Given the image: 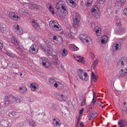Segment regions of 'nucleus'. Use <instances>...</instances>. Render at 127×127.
I'll list each match as a JSON object with an SVG mask.
<instances>
[{
    "label": "nucleus",
    "mask_w": 127,
    "mask_h": 127,
    "mask_svg": "<svg viewBox=\"0 0 127 127\" xmlns=\"http://www.w3.org/2000/svg\"><path fill=\"white\" fill-rule=\"evenodd\" d=\"M52 29L55 31H59L61 30V27L58 23V24L56 25Z\"/></svg>",
    "instance_id": "19"
},
{
    "label": "nucleus",
    "mask_w": 127,
    "mask_h": 127,
    "mask_svg": "<svg viewBox=\"0 0 127 127\" xmlns=\"http://www.w3.org/2000/svg\"><path fill=\"white\" fill-rule=\"evenodd\" d=\"M96 66V64H93L92 66V67H93L94 69L95 68V66Z\"/></svg>",
    "instance_id": "62"
},
{
    "label": "nucleus",
    "mask_w": 127,
    "mask_h": 127,
    "mask_svg": "<svg viewBox=\"0 0 127 127\" xmlns=\"http://www.w3.org/2000/svg\"><path fill=\"white\" fill-rule=\"evenodd\" d=\"M119 20L118 21V20H117L116 23V24L117 25L121 26V23L120 22Z\"/></svg>",
    "instance_id": "50"
},
{
    "label": "nucleus",
    "mask_w": 127,
    "mask_h": 127,
    "mask_svg": "<svg viewBox=\"0 0 127 127\" xmlns=\"http://www.w3.org/2000/svg\"><path fill=\"white\" fill-rule=\"evenodd\" d=\"M96 95L95 92H94L93 98V104H95V102L96 101Z\"/></svg>",
    "instance_id": "34"
},
{
    "label": "nucleus",
    "mask_w": 127,
    "mask_h": 127,
    "mask_svg": "<svg viewBox=\"0 0 127 127\" xmlns=\"http://www.w3.org/2000/svg\"><path fill=\"white\" fill-rule=\"evenodd\" d=\"M9 16L13 20L16 21L18 20V18H19V16L15 14L14 12H10L8 14Z\"/></svg>",
    "instance_id": "7"
},
{
    "label": "nucleus",
    "mask_w": 127,
    "mask_h": 127,
    "mask_svg": "<svg viewBox=\"0 0 127 127\" xmlns=\"http://www.w3.org/2000/svg\"><path fill=\"white\" fill-rule=\"evenodd\" d=\"M124 66V64H117V67L118 68L120 69L122 68V67Z\"/></svg>",
    "instance_id": "43"
},
{
    "label": "nucleus",
    "mask_w": 127,
    "mask_h": 127,
    "mask_svg": "<svg viewBox=\"0 0 127 127\" xmlns=\"http://www.w3.org/2000/svg\"><path fill=\"white\" fill-rule=\"evenodd\" d=\"M90 55L92 57H93L94 56V55L92 53H90Z\"/></svg>",
    "instance_id": "64"
},
{
    "label": "nucleus",
    "mask_w": 127,
    "mask_h": 127,
    "mask_svg": "<svg viewBox=\"0 0 127 127\" xmlns=\"http://www.w3.org/2000/svg\"><path fill=\"white\" fill-rule=\"evenodd\" d=\"M11 40H10L12 42L16 45H18V43L17 41L16 38L13 36H12L11 37Z\"/></svg>",
    "instance_id": "25"
},
{
    "label": "nucleus",
    "mask_w": 127,
    "mask_h": 127,
    "mask_svg": "<svg viewBox=\"0 0 127 127\" xmlns=\"http://www.w3.org/2000/svg\"><path fill=\"white\" fill-rule=\"evenodd\" d=\"M69 47L73 51H77L79 49V48L75 45L73 44H70L69 45Z\"/></svg>",
    "instance_id": "21"
},
{
    "label": "nucleus",
    "mask_w": 127,
    "mask_h": 127,
    "mask_svg": "<svg viewBox=\"0 0 127 127\" xmlns=\"http://www.w3.org/2000/svg\"><path fill=\"white\" fill-rule=\"evenodd\" d=\"M58 83V88L60 89H63L64 88V85L62 83H60L59 82H57Z\"/></svg>",
    "instance_id": "37"
},
{
    "label": "nucleus",
    "mask_w": 127,
    "mask_h": 127,
    "mask_svg": "<svg viewBox=\"0 0 127 127\" xmlns=\"http://www.w3.org/2000/svg\"><path fill=\"white\" fill-rule=\"evenodd\" d=\"M29 125L32 127H35L36 126V125L34 122H30L29 123Z\"/></svg>",
    "instance_id": "42"
},
{
    "label": "nucleus",
    "mask_w": 127,
    "mask_h": 127,
    "mask_svg": "<svg viewBox=\"0 0 127 127\" xmlns=\"http://www.w3.org/2000/svg\"><path fill=\"white\" fill-rule=\"evenodd\" d=\"M127 59L126 58H122L120 61H119V63L120 64H124V63H127Z\"/></svg>",
    "instance_id": "27"
},
{
    "label": "nucleus",
    "mask_w": 127,
    "mask_h": 127,
    "mask_svg": "<svg viewBox=\"0 0 127 127\" xmlns=\"http://www.w3.org/2000/svg\"><path fill=\"white\" fill-rule=\"evenodd\" d=\"M23 1V2L22 3H29L28 1H29L28 0H22Z\"/></svg>",
    "instance_id": "51"
},
{
    "label": "nucleus",
    "mask_w": 127,
    "mask_h": 127,
    "mask_svg": "<svg viewBox=\"0 0 127 127\" xmlns=\"http://www.w3.org/2000/svg\"><path fill=\"white\" fill-rule=\"evenodd\" d=\"M49 9L51 12L52 13L53 15H55L54 14H55V13L54 11V8L52 7L51 6V5H50V6L49 7Z\"/></svg>",
    "instance_id": "38"
},
{
    "label": "nucleus",
    "mask_w": 127,
    "mask_h": 127,
    "mask_svg": "<svg viewBox=\"0 0 127 127\" xmlns=\"http://www.w3.org/2000/svg\"><path fill=\"white\" fill-rule=\"evenodd\" d=\"M44 52L48 56L51 55L52 54V52L47 48H46Z\"/></svg>",
    "instance_id": "28"
},
{
    "label": "nucleus",
    "mask_w": 127,
    "mask_h": 127,
    "mask_svg": "<svg viewBox=\"0 0 127 127\" xmlns=\"http://www.w3.org/2000/svg\"><path fill=\"white\" fill-rule=\"evenodd\" d=\"M14 67V68H17L18 67V65L17 64H13Z\"/></svg>",
    "instance_id": "58"
},
{
    "label": "nucleus",
    "mask_w": 127,
    "mask_h": 127,
    "mask_svg": "<svg viewBox=\"0 0 127 127\" xmlns=\"http://www.w3.org/2000/svg\"><path fill=\"white\" fill-rule=\"evenodd\" d=\"M76 15L77 16L76 17L75 19L73 20V22L74 24L77 25L79 22V15L78 13L76 14Z\"/></svg>",
    "instance_id": "18"
},
{
    "label": "nucleus",
    "mask_w": 127,
    "mask_h": 127,
    "mask_svg": "<svg viewBox=\"0 0 127 127\" xmlns=\"http://www.w3.org/2000/svg\"><path fill=\"white\" fill-rule=\"evenodd\" d=\"M102 39H103L104 40H105L107 41V40L108 39V37L107 36L105 35H104L101 37Z\"/></svg>",
    "instance_id": "39"
},
{
    "label": "nucleus",
    "mask_w": 127,
    "mask_h": 127,
    "mask_svg": "<svg viewBox=\"0 0 127 127\" xmlns=\"http://www.w3.org/2000/svg\"><path fill=\"white\" fill-rule=\"evenodd\" d=\"M119 74L121 77H125L127 75V71H126L125 69H121L119 71Z\"/></svg>",
    "instance_id": "14"
},
{
    "label": "nucleus",
    "mask_w": 127,
    "mask_h": 127,
    "mask_svg": "<svg viewBox=\"0 0 127 127\" xmlns=\"http://www.w3.org/2000/svg\"><path fill=\"white\" fill-rule=\"evenodd\" d=\"M29 6L30 8L32 9H38L39 8V5H37L34 4H30L29 5Z\"/></svg>",
    "instance_id": "24"
},
{
    "label": "nucleus",
    "mask_w": 127,
    "mask_h": 127,
    "mask_svg": "<svg viewBox=\"0 0 127 127\" xmlns=\"http://www.w3.org/2000/svg\"><path fill=\"white\" fill-rule=\"evenodd\" d=\"M32 23V26L36 29H38L39 28V26L37 23L36 21L34 19H32L31 21Z\"/></svg>",
    "instance_id": "10"
},
{
    "label": "nucleus",
    "mask_w": 127,
    "mask_h": 127,
    "mask_svg": "<svg viewBox=\"0 0 127 127\" xmlns=\"http://www.w3.org/2000/svg\"><path fill=\"white\" fill-rule=\"evenodd\" d=\"M119 44L118 43H117L116 44V45H115V44H114L113 45V47H114V48H115V49L116 50H117L118 49L119 47Z\"/></svg>",
    "instance_id": "41"
},
{
    "label": "nucleus",
    "mask_w": 127,
    "mask_h": 127,
    "mask_svg": "<svg viewBox=\"0 0 127 127\" xmlns=\"http://www.w3.org/2000/svg\"><path fill=\"white\" fill-rule=\"evenodd\" d=\"M40 48L44 52L45 50L47 48H45L43 46V45H41L40 46Z\"/></svg>",
    "instance_id": "49"
},
{
    "label": "nucleus",
    "mask_w": 127,
    "mask_h": 127,
    "mask_svg": "<svg viewBox=\"0 0 127 127\" xmlns=\"http://www.w3.org/2000/svg\"><path fill=\"white\" fill-rule=\"evenodd\" d=\"M96 104L97 105H98L99 104L101 103V101H100L99 100H98V101L97 100L96 102Z\"/></svg>",
    "instance_id": "56"
},
{
    "label": "nucleus",
    "mask_w": 127,
    "mask_h": 127,
    "mask_svg": "<svg viewBox=\"0 0 127 127\" xmlns=\"http://www.w3.org/2000/svg\"><path fill=\"white\" fill-rule=\"evenodd\" d=\"M103 39H102L101 41V42L102 43H105L107 42V41H105Z\"/></svg>",
    "instance_id": "54"
},
{
    "label": "nucleus",
    "mask_w": 127,
    "mask_h": 127,
    "mask_svg": "<svg viewBox=\"0 0 127 127\" xmlns=\"http://www.w3.org/2000/svg\"><path fill=\"white\" fill-rule=\"evenodd\" d=\"M20 92L21 93L25 92L27 90V89L25 87H22L20 88Z\"/></svg>",
    "instance_id": "29"
},
{
    "label": "nucleus",
    "mask_w": 127,
    "mask_h": 127,
    "mask_svg": "<svg viewBox=\"0 0 127 127\" xmlns=\"http://www.w3.org/2000/svg\"><path fill=\"white\" fill-rule=\"evenodd\" d=\"M84 110V108H82V109L80 110L79 114H81L82 113V112Z\"/></svg>",
    "instance_id": "59"
},
{
    "label": "nucleus",
    "mask_w": 127,
    "mask_h": 127,
    "mask_svg": "<svg viewBox=\"0 0 127 127\" xmlns=\"http://www.w3.org/2000/svg\"><path fill=\"white\" fill-rule=\"evenodd\" d=\"M43 66L46 67H49L51 66V64H42Z\"/></svg>",
    "instance_id": "45"
},
{
    "label": "nucleus",
    "mask_w": 127,
    "mask_h": 127,
    "mask_svg": "<svg viewBox=\"0 0 127 127\" xmlns=\"http://www.w3.org/2000/svg\"><path fill=\"white\" fill-rule=\"evenodd\" d=\"M38 49V45L35 44H32L30 47L29 51L32 54H35L37 53Z\"/></svg>",
    "instance_id": "4"
},
{
    "label": "nucleus",
    "mask_w": 127,
    "mask_h": 127,
    "mask_svg": "<svg viewBox=\"0 0 127 127\" xmlns=\"http://www.w3.org/2000/svg\"><path fill=\"white\" fill-rule=\"evenodd\" d=\"M16 114V113L15 111H12L11 112H9V115L11 117H15Z\"/></svg>",
    "instance_id": "31"
},
{
    "label": "nucleus",
    "mask_w": 127,
    "mask_h": 127,
    "mask_svg": "<svg viewBox=\"0 0 127 127\" xmlns=\"http://www.w3.org/2000/svg\"><path fill=\"white\" fill-rule=\"evenodd\" d=\"M75 58L79 62L81 63H84L86 62L84 58L81 56H77L76 57H75Z\"/></svg>",
    "instance_id": "11"
},
{
    "label": "nucleus",
    "mask_w": 127,
    "mask_h": 127,
    "mask_svg": "<svg viewBox=\"0 0 127 127\" xmlns=\"http://www.w3.org/2000/svg\"><path fill=\"white\" fill-rule=\"evenodd\" d=\"M4 20L7 23L9 22V20L7 18H4Z\"/></svg>",
    "instance_id": "53"
},
{
    "label": "nucleus",
    "mask_w": 127,
    "mask_h": 127,
    "mask_svg": "<svg viewBox=\"0 0 127 127\" xmlns=\"http://www.w3.org/2000/svg\"><path fill=\"white\" fill-rule=\"evenodd\" d=\"M84 70L82 69H78V75L79 78L82 80L87 81L88 80V75L86 72H84Z\"/></svg>",
    "instance_id": "3"
},
{
    "label": "nucleus",
    "mask_w": 127,
    "mask_h": 127,
    "mask_svg": "<svg viewBox=\"0 0 127 127\" xmlns=\"http://www.w3.org/2000/svg\"><path fill=\"white\" fill-rule=\"evenodd\" d=\"M126 0H120V2L121 3V4L122 6V5H124V4Z\"/></svg>",
    "instance_id": "48"
},
{
    "label": "nucleus",
    "mask_w": 127,
    "mask_h": 127,
    "mask_svg": "<svg viewBox=\"0 0 127 127\" xmlns=\"http://www.w3.org/2000/svg\"><path fill=\"white\" fill-rule=\"evenodd\" d=\"M53 61V63H54L55 64H59L60 63L57 58L54 59Z\"/></svg>",
    "instance_id": "40"
},
{
    "label": "nucleus",
    "mask_w": 127,
    "mask_h": 127,
    "mask_svg": "<svg viewBox=\"0 0 127 127\" xmlns=\"http://www.w3.org/2000/svg\"><path fill=\"white\" fill-rule=\"evenodd\" d=\"M56 78H51L49 79V84L51 86H53V83L56 82Z\"/></svg>",
    "instance_id": "23"
},
{
    "label": "nucleus",
    "mask_w": 127,
    "mask_h": 127,
    "mask_svg": "<svg viewBox=\"0 0 127 127\" xmlns=\"http://www.w3.org/2000/svg\"><path fill=\"white\" fill-rule=\"evenodd\" d=\"M40 61L42 64H51L50 61L46 57H43L40 58Z\"/></svg>",
    "instance_id": "8"
},
{
    "label": "nucleus",
    "mask_w": 127,
    "mask_h": 127,
    "mask_svg": "<svg viewBox=\"0 0 127 127\" xmlns=\"http://www.w3.org/2000/svg\"><path fill=\"white\" fill-rule=\"evenodd\" d=\"M51 36L53 38L54 42L55 44L60 45L63 43L62 39L60 36H57L53 34Z\"/></svg>",
    "instance_id": "5"
},
{
    "label": "nucleus",
    "mask_w": 127,
    "mask_h": 127,
    "mask_svg": "<svg viewBox=\"0 0 127 127\" xmlns=\"http://www.w3.org/2000/svg\"><path fill=\"white\" fill-rule=\"evenodd\" d=\"M65 7L64 2L62 1H60L57 2L56 8L58 9V12L59 14L65 16L67 14V11Z\"/></svg>",
    "instance_id": "1"
},
{
    "label": "nucleus",
    "mask_w": 127,
    "mask_h": 127,
    "mask_svg": "<svg viewBox=\"0 0 127 127\" xmlns=\"http://www.w3.org/2000/svg\"><path fill=\"white\" fill-rule=\"evenodd\" d=\"M85 40L88 43L89 42V40H90V39L89 37H87V38Z\"/></svg>",
    "instance_id": "55"
},
{
    "label": "nucleus",
    "mask_w": 127,
    "mask_h": 127,
    "mask_svg": "<svg viewBox=\"0 0 127 127\" xmlns=\"http://www.w3.org/2000/svg\"><path fill=\"white\" fill-rule=\"evenodd\" d=\"M68 54V52L67 50L65 48H64L63 50L62 55L64 56H65Z\"/></svg>",
    "instance_id": "33"
},
{
    "label": "nucleus",
    "mask_w": 127,
    "mask_h": 127,
    "mask_svg": "<svg viewBox=\"0 0 127 127\" xmlns=\"http://www.w3.org/2000/svg\"><path fill=\"white\" fill-rule=\"evenodd\" d=\"M124 12L125 15H127V7L124 9Z\"/></svg>",
    "instance_id": "52"
},
{
    "label": "nucleus",
    "mask_w": 127,
    "mask_h": 127,
    "mask_svg": "<svg viewBox=\"0 0 127 127\" xmlns=\"http://www.w3.org/2000/svg\"><path fill=\"white\" fill-rule=\"evenodd\" d=\"M4 101V104L7 106L11 103L16 102V97L12 95H10L7 96H5Z\"/></svg>",
    "instance_id": "2"
},
{
    "label": "nucleus",
    "mask_w": 127,
    "mask_h": 127,
    "mask_svg": "<svg viewBox=\"0 0 127 127\" xmlns=\"http://www.w3.org/2000/svg\"><path fill=\"white\" fill-rule=\"evenodd\" d=\"M30 87L31 88L32 91H34L36 90V89L38 88L39 86L37 84L35 83L31 84L30 85Z\"/></svg>",
    "instance_id": "12"
},
{
    "label": "nucleus",
    "mask_w": 127,
    "mask_h": 127,
    "mask_svg": "<svg viewBox=\"0 0 127 127\" xmlns=\"http://www.w3.org/2000/svg\"><path fill=\"white\" fill-rule=\"evenodd\" d=\"M0 30L3 33H5L7 32V29L5 27H2L0 29Z\"/></svg>",
    "instance_id": "32"
},
{
    "label": "nucleus",
    "mask_w": 127,
    "mask_h": 127,
    "mask_svg": "<svg viewBox=\"0 0 127 127\" xmlns=\"http://www.w3.org/2000/svg\"><path fill=\"white\" fill-rule=\"evenodd\" d=\"M79 37L80 39L83 41L87 38V36L86 34H81L79 35Z\"/></svg>",
    "instance_id": "26"
},
{
    "label": "nucleus",
    "mask_w": 127,
    "mask_h": 127,
    "mask_svg": "<svg viewBox=\"0 0 127 127\" xmlns=\"http://www.w3.org/2000/svg\"><path fill=\"white\" fill-rule=\"evenodd\" d=\"M63 97L64 96L63 94H61V95H58L57 96V97L60 100H62L64 99Z\"/></svg>",
    "instance_id": "35"
},
{
    "label": "nucleus",
    "mask_w": 127,
    "mask_h": 127,
    "mask_svg": "<svg viewBox=\"0 0 127 127\" xmlns=\"http://www.w3.org/2000/svg\"><path fill=\"white\" fill-rule=\"evenodd\" d=\"M22 100V97L20 96H18L17 99L16 98V102L18 103L21 101Z\"/></svg>",
    "instance_id": "36"
},
{
    "label": "nucleus",
    "mask_w": 127,
    "mask_h": 127,
    "mask_svg": "<svg viewBox=\"0 0 127 127\" xmlns=\"http://www.w3.org/2000/svg\"><path fill=\"white\" fill-rule=\"evenodd\" d=\"M91 12L94 15V16L95 17L96 19H99V17L98 15L96 14V13H95L96 12H97V10L96 9L93 8L91 9Z\"/></svg>",
    "instance_id": "17"
},
{
    "label": "nucleus",
    "mask_w": 127,
    "mask_h": 127,
    "mask_svg": "<svg viewBox=\"0 0 127 127\" xmlns=\"http://www.w3.org/2000/svg\"><path fill=\"white\" fill-rule=\"evenodd\" d=\"M98 63V60L96 59L94 61L93 64H97Z\"/></svg>",
    "instance_id": "61"
},
{
    "label": "nucleus",
    "mask_w": 127,
    "mask_h": 127,
    "mask_svg": "<svg viewBox=\"0 0 127 127\" xmlns=\"http://www.w3.org/2000/svg\"><path fill=\"white\" fill-rule=\"evenodd\" d=\"M18 11L20 14L23 16H28L30 15L29 11L23 8L19 9Z\"/></svg>",
    "instance_id": "6"
},
{
    "label": "nucleus",
    "mask_w": 127,
    "mask_h": 127,
    "mask_svg": "<svg viewBox=\"0 0 127 127\" xmlns=\"http://www.w3.org/2000/svg\"><path fill=\"white\" fill-rule=\"evenodd\" d=\"M92 78L93 79V81L94 82H96V81L97 79V78L98 77L96 76L93 72H92Z\"/></svg>",
    "instance_id": "30"
},
{
    "label": "nucleus",
    "mask_w": 127,
    "mask_h": 127,
    "mask_svg": "<svg viewBox=\"0 0 127 127\" xmlns=\"http://www.w3.org/2000/svg\"><path fill=\"white\" fill-rule=\"evenodd\" d=\"M57 24H58V23L56 21L54 20H51L49 22V26L52 29L55 25Z\"/></svg>",
    "instance_id": "15"
},
{
    "label": "nucleus",
    "mask_w": 127,
    "mask_h": 127,
    "mask_svg": "<svg viewBox=\"0 0 127 127\" xmlns=\"http://www.w3.org/2000/svg\"><path fill=\"white\" fill-rule=\"evenodd\" d=\"M3 45L2 43L0 42V49H1L3 48Z\"/></svg>",
    "instance_id": "57"
},
{
    "label": "nucleus",
    "mask_w": 127,
    "mask_h": 127,
    "mask_svg": "<svg viewBox=\"0 0 127 127\" xmlns=\"http://www.w3.org/2000/svg\"><path fill=\"white\" fill-rule=\"evenodd\" d=\"M86 102V99H84L82 101V102L81 103V106H83L85 104Z\"/></svg>",
    "instance_id": "47"
},
{
    "label": "nucleus",
    "mask_w": 127,
    "mask_h": 127,
    "mask_svg": "<svg viewBox=\"0 0 127 127\" xmlns=\"http://www.w3.org/2000/svg\"><path fill=\"white\" fill-rule=\"evenodd\" d=\"M54 86L55 87H57L58 86V84L57 83H55L54 84Z\"/></svg>",
    "instance_id": "60"
},
{
    "label": "nucleus",
    "mask_w": 127,
    "mask_h": 127,
    "mask_svg": "<svg viewBox=\"0 0 127 127\" xmlns=\"http://www.w3.org/2000/svg\"><path fill=\"white\" fill-rule=\"evenodd\" d=\"M95 31L96 32V34L97 36H99L101 32V28L98 27H96L95 28Z\"/></svg>",
    "instance_id": "20"
},
{
    "label": "nucleus",
    "mask_w": 127,
    "mask_h": 127,
    "mask_svg": "<svg viewBox=\"0 0 127 127\" xmlns=\"http://www.w3.org/2000/svg\"><path fill=\"white\" fill-rule=\"evenodd\" d=\"M96 115H97V114L96 113H92V114L91 116L92 118H95L96 116Z\"/></svg>",
    "instance_id": "46"
},
{
    "label": "nucleus",
    "mask_w": 127,
    "mask_h": 127,
    "mask_svg": "<svg viewBox=\"0 0 127 127\" xmlns=\"http://www.w3.org/2000/svg\"><path fill=\"white\" fill-rule=\"evenodd\" d=\"M16 33L17 34L20 35L22 34L23 32V29L21 28H19V26L18 25L15 28Z\"/></svg>",
    "instance_id": "9"
},
{
    "label": "nucleus",
    "mask_w": 127,
    "mask_h": 127,
    "mask_svg": "<svg viewBox=\"0 0 127 127\" xmlns=\"http://www.w3.org/2000/svg\"><path fill=\"white\" fill-rule=\"evenodd\" d=\"M0 124L3 126L6 127H7V126L9 123L8 120L7 119H3L0 122Z\"/></svg>",
    "instance_id": "13"
},
{
    "label": "nucleus",
    "mask_w": 127,
    "mask_h": 127,
    "mask_svg": "<svg viewBox=\"0 0 127 127\" xmlns=\"http://www.w3.org/2000/svg\"><path fill=\"white\" fill-rule=\"evenodd\" d=\"M118 124V125L120 126L119 127H123L126 125V123L125 121L122 120H120Z\"/></svg>",
    "instance_id": "22"
},
{
    "label": "nucleus",
    "mask_w": 127,
    "mask_h": 127,
    "mask_svg": "<svg viewBox=\"0 0 127 127\" xmlns=\"http://www.w3.org/2000/svg\"><path fill=\"white\" fill-rule=\"evenodd\" d=\"M80 125L81 127H84V125L83 123L81 122L80 123Z\"/></svg>",
    "instance_id": "63"
},
{
    "label": "nucleus",
    "mask_w": 127,
    "mask_h": 127,
    "mask_svg": "<svg viewBox=\"0 0 127 127\" xmlns=\"http://www.w3.org/2000/svg\"><path fill=\"white\" fill-rule=\"evenodd\" d=\"M48 44L49 46L51 48H53L55 46V44H53L51 42H49L48 43Z\"/></svg>",
    "instance_id": "44"
},
{
    "label": "nucleus",
    "mask_w": 127,
    "mask_h": 127,
    "mask_svg": "<svg viewBox=\"0 0 127 127\" xmlns=\"http://www.w3.org/2000/svg\"><path fill=\"white\" fill-rule=\"evenodd\" d=\"M53 125H55V126H56L57 127H60L61 124V122L59 120L57 121L55 119H53V120L52 123Z\"/></svg>",
    "instance_id": "16"
}]
</instances>
